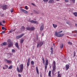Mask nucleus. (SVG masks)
I'll return each instance as SVG.
<instances>
[{"instance_id": "1", "label": "nucleus", "mask_w": 77, "mask_h": 77, "mask_svg": "<svg viewBox=\"0 0 77 77\" xmlns=\"http://www.w3.org/2000/svg\"><path fill=\"white\" fill-rule=\"evenodd\" d=\"M23 67H24V65L23 64L20 65V70L18 67H17V71L18 72H22L23 71Z\"/></svg>"}, {"instance_id": "2", "label": "nucleus", "mask_w": 77, "mask_h": 77, "mask_svg": "<svg viewBox=\"0 0 77 77\" xmlns=\"http://www.w3.org/2000/svg\"><path fill=\"white\" fill-rule=\"evenodd\" d=\"M53 64V69L52 70V74H53V75H54V72L56 71V62L55 61H54Z\"/></svg>"}, {"instance_id": "3", "label": "nucleus", "mask_w": 77, "mask_h": 77, "mask_svg": "<svg viewBox=\"0 0 77 77\" xmlns=\"http://www.w3.org/2000/svg\"><path fill=\"white\" fill-rule=\"evenodd\" d=\"M8 47H12L13 46V44H12V42L11 40L10 39H8Z\"/></svg>"}, {"instance_id": "4", "label": "nucleus", "mask_w": 77, "mask_h": 77, "mask_svg": "<svg viewBox=\"0 0 77 77\" xmlns=\"http://www.w3.org/2000/svg\"><path fill=\"white\" fill-rule=\"evenodd\" d=\"M55 35L56 36H57V37H62L63 36L64 34H57V32H55Z\"/></svg>"}, {"instance_id": "5", "label": "nucleus", "mask_w": 77, "mask_h": 77, "mask_svg": "<svg viewBox=\"0 0 77 77\" xmlns=\"http://www.w3.org/2000/svg\"><path fill=\"white\" fill-rule=\"evenodd\" d=\"M43 43H44L42 42H40L39 43H37V48L41 47L43 45Z\"/></svg>"}, {"instance_id": "6", "label": "nucleus", "mask_w": 77, "mask_h": 77, "mask_svg": "<svg viewBox=\"0 0 77 77\" xmlns=\"http://www.w3.org/2000/svg\"><path fill=\"white\" fill-rule=\"evenodd\" d=\"M30 58L29 57L28 58V61L27 63V68H29V66L30 65Z\"/></svg>"}, {"instance_id": "7", "label": "nucleus", "mask_w": 77, "mask_h": 77, "mask_svg": "<svg viewBox=\"0 0 77 77\" xmlns=\"http://www.w3.org/2000/svg\"><path fill=\"white\" fill-rule=\"evenodd\" d=\"M29 22L31 23H34L36 24H38V22L36 21H35L33 20H29Z\"/></svg>"}, {"instance_id": "8", "label": "nucleus", "mask_w": 77, "mask_h": 77, "mask_svg": "<svg viewBox=\"0 0 77 77\" xmlns=\"http://www.w3.org/2000/svg\"><path fill=\"white\" fill-rule=\"evenodd\" d=\"M24 35V34H22L20 35L17 36L16 37V39H19V38H21L23 37Z\"/></svg>"}, {"instance_id": "9", "label": "nucleus", "mask_w": 77, "mask_h": 77, "mask_svg": "<svg viewBox=\"0 0 77 77\" xmlns=\"http://www.w3.org/2000/svg\"><path fill=\"white\" fill-rule=\"evenodd\" d=\"M41 26L40 29V30L41 31H42L44 30V24L43 23H41Z\"/></svg>"}, {"instance_id": "10", "label": "nucleus", "mask_w": 77, "mask_h": 77, "mask_svg": "<svg viewBox=\"0 0 77 77\" xmlns=\"http://www.w3.org/2000/svg\"><path fill=\"white\" fill-rule=\"evenodd\" d=\"M20 11H22V12H24V13H25V14H28V11L26 10H25L21 9Z\"/></svg>"}, {"instance_id": "11", "label": "nucleus", "mask_w": 77, "mask_h": 77, "mask_svg": "<svg viewBox=\"0 0 77 77\" xmlns=\"http://www.w3.org/2000/svg\"><path fill=\"white\" fill-rule=\"evenodd\" d=\"M48 3H55L54 2V0H49V2H48Z\"/></svg>"}, {"instance_id": "12", "label": "nucleus", "mask_w": 77, "mask_h": 77, "mask_svg": "<svg viewBox=\"0 0 77 77\" xmlns=\"http://www.w3.org/2000/svg\"><path fill=\"white\" fill-rule=\"evenodd\" d=\"M66 71H67L69 68V65H66Z\"/></svg>"}, {"instance_id": "13", "label": "nucleus", "mask_w": 77, "mask_h": 77, "mask_svg": "<svg viewBox=\"0 0 77 77\" xmlns=\"http://www.w3.org/2000/svg\"><path fill=\"white\" fill-rule=\"evenodd\" d=\"M7 9V5H5L3 6V10H6Z\"/></svg>"}, {"instance_id": "14", "label": "nucleus", "mask_w": 77, "mask_h": 77, "mask_svg": "<svg viewBox=\"0 0 77 77\" xmlns=\"http://www.w3.org/2000/svg\"><path fill=\"white\" fill-rule=\"evenodd\" d=\"M48 59H46L45 60V65L48 66Z\"/></svg>"}, {"instance_id": "15", "label": "nucleus", "mask_w": 77, "mask_h": 77, "mask_svg": "<svg viewBox=\"0 0 77 77\" xmlns=\"http://www.w3.org/2000/svg\"><path fill=\"white\" fill-rule=\"evenodd\" d=\"M35 69H36L38 75H39V70H38V66L36 67Z\"/></svg>"}, {"instance_id": "16", "label": "nucleus", "mask_w": 77, "mask_h": 77, "mask_svg": "<svg viewBox=\"0 0 77 77\" xmlns=\"http://www.w3.org/2000/svg\"><path fill=\"white\" fill-rule=\"evenodd\" d=\"M15 45L16 46V47L18 48V49L20 48V47H19V46H18V43H16L15 44Z\"/></svg>"}, {"instance_id": "17", "label": "nucleus", "mask_w": 77, "mask_h": 77, "mask_svg": "<svg viewBox=\"0 0 77 77\" xmlns=\"http://www.w3.org/2000/svg\"><path fill=\"white\" fill-rule=\"evenodd\" d=\"M1 45L2 46H3V45H7V43H6V42H4V43H2Z\"/></svg>"}, {"instance_id": "18", "label": "nucleus", "mask_w": 77, "mask_h": 77, "mask_svg": "<svg viewBox=\"0 0 77 77\" xmlns=\"http://www.w3.org/2000/svg\"><path fill=\"white\" fill-rule=\"evenodd\" d=\"M51 71H49L48 72V75L49 76V77H51Z\"/></svg>"}, {"instance_id": "19", "label": "nucleus", "mask_w": 77, "mask_h": 77, "mask_svg": "<svg viewBox=\"0 0 77 77\" xmlns=\"http://www.w3.org/2000/svg\"><path fill=\"white\" fill-rule=\"evenodd\" d=\"M25 30V27L24 26H22L21 30V31H24Z\"/></svg>"}, {"instance_id": "20", "label": "nucleus", "mask_w": 77, "mask_h": 77, "mask_svg": "<svg viewBox=\"0 0 77 77\" xmlns=\"http://www.w3.org/2000/svg\"><path fill=\"white\" fill-rule=\"evenodd\" d=\"M26 29L27 30H29V31H31V28L29 27H26Z\"/></svg>"}, {"instance_id": "21", "label": "nucleus", "mask_w": 77, "mask_h": 77, "mask_svg": "<svg viewBox=\"0 0 77 77\" xmlns=\"http://www.w3.org/2000/svg\"><path fill=\"white\" fill-rule=\"evenodd\" d=\"M53 27H54V28H56L57 27V25L55 24H53Z\"/></svg>"}, {"instance_id": "22", "label": "nucleus", "mask_w": 77, "mask_h": 77, "mask_svg": "<svg viewBox=\"0 0 77 77\" xmlns=\"http://www.w3.org/2000/svg\"><path fill=\"white\" fill-rule=\"evenodd\" d=\"M14 31H15V29H14V30L11 29L10 30V33H12L13 32H14Z\"/></svg>"}, {"instance_id": "23", "label": "nucleus", "mask_w": 77, "mask_h": 77, "mask_svg": "<svg viewBox=\"0 0 77 77\" xmlns=\"http://www.w3.org/2000/svg\"><path fill=\"white\" fill-rule=\"evenodd\" d=\"M60 47L61 48H62L63 47V44L62 43L60 45Z\"/></svg>"}, {"instance_id": "24", "label": "nucleus", "mask_w": 77, "mask_h": 77, "mask_svg": "<svg viewBox=\"0 0 77 77\" xmlns=\"http://www.w3.org/2000/svg\"><path fill=\"white\" fill-rule=\"evenodd\" d=\"M35 30V27H34L32 26L31 28V31H32V30Z\"/></svg>"}, {"instance_id": "25", "label": "nucleus", "mask_w": 77, "mask_h": 77, "mask_svg": "<svg viewBox=\"0 0 77 77\" xmlns=\"http://www.w3.org/2000/svg\"><path fill=\"white\" fill-rule=\"evenodd\" d=\"M24 39H21V41L20 42V44H23V42H24Z\"/></svg>"}, {"instance_id": "26", "label": "nucleus", "mask_w": 77, "mask_h": 77, "mask_svg": "<svg viewBox=\"0 0 77 77\" xmlns=\"http://www.w3.org/2000/svg\"><path fill=\"white\" fill-rule=\"evenodd\" d=\"M12 68H13V67H12V65H11L10 67H9L8 68V69H12Z\"/></svg>"}, {"instance_id": "27", "label": "nucleus", "mask_w": 77, "mask_h": 77, "mask_svg": "<svg viewBox=\"0 0 77 77\" xmlns=\"http://www.w3.org/2000/svg\"><path fill=\"white\" fill-rule=\"evenodd\" d=\"M73 15L75 16V17H77V13L76 12L74 13Z\"/></svg>"}, {"instance_id": "28", "label": "nucleus", "mask_w": 77, "mask_h": 77, "mask_svg": "<svg viewBox=\"0 0 77 77\" xmlns=\"http://www.w3.org/2000/svg\"><path fill=\"white\" fill-rule=\"evenodd\" d=\"M7 62L9 63H11L12 61L11 60H7Z\"/></svg>"}, {"instance_id": "29", "label": "nucleus", "mask_w": 77, "mask_h": 77, "mask_svg": "<svg viewBox=\"0 0 77 77\" xmlns=\"http://www.w3.org/2000/svg\"><path fill=\"white\" fill-rule=\"evenodd\" d=\"M31 64H32V65H34V61H32L31 62Z\"/></svg>"}, {"instance_id": "30", "label": "nucleus", "mask_w": 77, "mask_h": 77, "mask_svg": "<svg viewBox=\"0 0 77 77\" xmlns=\"http://www.w3.org/2000/svg\"><path fill=\"white\" fill-rule=\"evenodd\" d=\"M42 60H43V63L44 64H45V60H44V57H42Z\"/></svg>"}, {"instance_id": "31", "label": "nucleus", "mask_w": 77, "mask_h": 77, "mask_svg": "<svg viewBox=\"0 0 77 77\" xmlns=\"http://www.w3.org/2000/svg\"><path fill=\"white\" fill-rule=\"evenodd\" d=\"M58 77H62V75L60 74H58Z\"/></svg>"}, {"instance_id": "32", "label": "nucleus", "mask_w": 77, "mask_h": 77, "mask_svg": "<svg viewBox=\"0 0 77 77\" xmlns=\"http://www.w3.org/2000/svg\"><path fill=\"white\" fill-rule=\"evenodd\" d=\"M2 30H6V29L4 27H2Z\"/></svg>"}, {"instance_id": "33", "label": "nucleus", "mask_w": 77, "mask_h": 77, "mask_svg": "<svg viewBox=\"0 0 77 77\" xmlns=\"http://www.w3.org/2000/svg\"><path fill=\"white\" fill-rule=\"evenodd\" d=\"M43 1L44 2H48V0H43Z\"/></svg>"}, {"instance_id": "34", "label": "nucleus", "mask_w": 77, "mask_h": 77, "mask_svg": "<svg viewBox=\"0 0 77 77\" xmlns=\"http://www.w3.org/2000/svg\"><path fill=\"white\" fill-rule=\"evenodd\" d=\"M12 51L13 53H15V50H14V49H12Z\"/></svg>"}, {"instance_id": "35", "label": "nucleus", "mask_w": 77, "mask_h": 77, "mask_svg": "<svg viewBox=\"0 0 77 77\" xmlns=\"http://www.w3.org/2000/svg\"><path fill=\"white\" fill-rule=\"evenodd\" d=\"M62 32H63V31H60L57 33L58 34H60V33H62Z\"/></svg>"}, {"instance_id": "36", "label": "nucleus", "mask_w": 77, "mask_h": 77, "mask_svg": "<svg viewBox=\"0 0 77 77\" xmlns=\"http://www.w3.org/2000/svg\"><path fill=\"white\" fill-rule=\"evenodd\" d=\"M47 66H48L45 65V70H47Z\"/></svg>"}, {"instance_id": "37", "label": "nucleus", "mask_w": 77, "mask_h": 77, "mask_svg": "<svg viewBox=\"0 0 77 77\" xmlns=\"http://www.w3.org/2000/svg\"><path fill=\"white\" fill-rule=\"evenodd\" d=\"M11 13H12V12H14V9H13L12 8L11 10Z\"/></svg>"}, {"instance_id": "38", "label": "nucleus", "mask_w": 77, "mask_h": 77, "mask_svg": "<svg viewBox=\"0 0 77 77\" xmlns=\"http://www.w3.org/2000/svg\"><path fill=\"white\" fill-rule=\"evenodd\" d=\"M68 44H70V45H72V43L70 42H68Z\"/></svg>"}, {"instance_id": "39", "label": "nucleus", "mask_w": 77, "mask_h": 77, "mask_svg": "<svg viewBox=\"0 0 77 77\" xmlns=\"http://www.w3.org/2000/svg\"><path fill=\"white\" fill-rule=\"evenodd\" d=\"M64 1L65 2H66V3H68V2H69V0H64Z\"/></svg>"}, {"instance_id": "40", "label": "nucleus", "mask_w": 77, "mask_h": 77, "mask_svg": "<svg viewBox=\"0 0 77 77\" xmlns=\"http://www.w3.org/2000/svg\"><path fill=\"white\" fill-rule=\"evenodd\" d=\"M25 9H26V10H28V8H27V6H26L25 7Z\"/></svg>"}, {"instance_id": "41", "label": "nucleus", "mask_w": 77, "mask_h": 77, "mask_svg": "<svg viewBox=\"0 0 77 77\" xmlns=\"http://www.w3.org/2000/svg\"><path fill=\"white\" fill-rule=\"evenodd\" d=\"M72 33H77V30H75L74 32H72Z\"/></svg>"}, {"instance_id": "42", "label": "nucleus", "mask_w": 77, "mask_h": 77, "mask_svg": "<svg viewBox=\"0 0 77 77\" xmlns=\"http://www.w3.org/2000/svg\"><path fill=\"white\" fill-rule=\"evenodd\" d=\"M18 76L19 77H21V75L20 74H19Z\"/></svg>"}, {"instance_id": "43", "label": "nucleus", "mask_w": 77, "mask_h": 77, "mask_svg": "<svg viewBox=\"0 0 77 77\" xmlns=\"http://www.w3.org/2000/svg\"><path fill=\"white\" fill-rule=\"evenodd\" d=\"M5 33V31H3L2 32L1 34H3V33Z\"/></svg>"}, {"instance_id": "44", "label": "nucleus", "mask_w": 77, "mask_h": 77, "mask_svg": "<svg viewBox=\"0 0 77 77\" xmlns=\"http://www.w3.org/2000/svg\"><path fill=\"white\" fill-rule=\"evenodd\" d=\"M31 4L33 6H36L34 4H33V3H32Z\"/></svg>"}, {"instance_id": "45", "label": "nucleus", "mask_w": 77, "mask_h": 77, "mask_svg": "<svg viewBox=\"0 0 77 77\" xmlns=\"http://www.w3.org/2000/svg\"><path fill=\"white\" fill-rule=\"evenodd\" d=\"M71 0L72 1V2H73V3H75V0Z\"/></svg>"}, {"instance_id": "46", "label": "nucleus", "mask_w": 77, "mask_h": 77, "mask_svg": "<svg viewBox=\"0 0 77 77\" xmlns=\"http://www.w3.org/2000/svg\"><path fill=\"white\" fill-rule=\"evenodd\" d=\"M51 51H53V48H51Z\"/></svg>"}, {"instance_id": "47", "label": "nucleus", "mask_w": 77, "mask_h": 77, "mask_svg": "<svg viewBox=\"0 0 77 77\" xmlns=\"http://www.w3.org/2000/svg\"><path fill=\"white\" fill-rule=\"evenodd\" d=\"M53 51H51V54H53Z\"/></svg>"}, {"instance_id": "48", "label": "nucleus", "mask_w": 77, "mask_h": 77, "mask_svg": "<svg viewBox=\"0 0 77 77\" xmlns=\"http://www.w3.org/2000/svg\"><path fill=\"white\" fill-rule=\"evenodd\" d=\"M2 22H3V23H6L5 21H4V20L2 21Z\"/></svg>"}, {"instance_id": "49", "label": "nucleus", "mask_w": 77, "mask_h": 77, "mask_svg": "<svg viewBox=\"0 0 77 77\" xmlns=\"http://www.w3.org/2000/svg\"><path fill=\"white\" fill-rule=\"evenodd\" d=\"M35 13H36V14H39V12L37 11H35Z\"/></svg>"}, {"instance_id": "50", "label": "nucleus", "mask_w": 77, "mask_h": 77, "mask_svg": "<svg viewBox=\"0 0 77 77\" xmlns=\"http://www.w3.org/2000/svg\"><path fill=\"white\" fill-rule=\"evenodd\" d=\"M1 25H2V22L0 21V25L1 26Z\"/></svg>"}, {"instance_id": "51", "label": "nucleus", "mask_w": 77, "mask_h": 77, "mask_svg": "<svg viewBox=\"0 0 77 77\" xmlns=\"http://www.w3.org/2000/svg\"><path fill=\"white\" fill-rule=\"evenodd\" d=\"M57 73H58V74H59V73H60V72L58 71Z\"/></svg>"}, {"instance_id": "52", "label": "nucleus", "mask_w": 77, "mask_h": 77, "mask_svg": "<svg viewBox=\"0 0 77 77\" xmlns=\"http://www.w3.org/2000/svg\"><path fill=\"white\" fill-rule=\"evenodd\" d=\"M8 60L6 59H5V61H6L7 62V60Z\"/></svg>"}, {"instance_id": "53", "label": "nucleus", "mask_w": 77, "mask_h": 77, "mask_svg": "<svg viewBox=\"0 0 77 77\" xmlns=\"http://www.w3.org/2000/svg\"><path fill=\"white\" fill-rule=\"evenodd\" d=\"M66 23H67V24H69V22H66Z\"/></svg>"}, {"instance_id": "54", "label": "nucleus", "mask_w": 77, "mask_h": 77, "mask_svg": "<svg viewBox=\"0 0 77 77\" xmlns=\"http://www.w3.org/2000/svg\"><path fill=\"white\" fill-rule=\"evenodd\" d=\"M36 38H37V39L38 40V36L37 37H36Z\"/></svg>"}, {"instance_id": "55", "label": "nucleus", "mask_w": 77, "mask_h": 77, "mask_svg": "<svg viewBox=\"0 0 77 77\" xmlns=\"http://www.w3.org/2000/svg\"><path fill=\"white\" fill-rule=\"evenodd\" d=\"M75 56V54H74V56Z\"/></svg>"}, {"instance_id": "56", "label": "nucleus", "mask_w": 77, "mask_h": 77, "mask_svg": "<svg viewBox=\"0 0 77 77\" xmlns=\"http://www.w3.org/2000/svg\"><path fill=\"white\" fill-rule=\"evenodd\" d=\"M75 25L76 26H77V24L76 23V24H75Z\"/></svg>"}, {"instance_id": "57", "label": "nucleus", "mask_w": 77, "mask_h": 77, "mask_svg": "<svg viewBox=\"0 0 77 77\" xmlns=\"http://www.w3.org/2000/svg\"><path fill=\"white\" fill-rule=\"evenodd\" d=\"M6 67H8V65H6Z\"/></svg>"}, {"instance_id": "58", "label": "nucleus", "mask_w": 77, "mask_h": 77, "mask_svg": "<svg viewBox=\"0 0 77 77\" xmlns=\"http://www.w3.org/2000/svg\"><path fill=\"white\" fill-rule=\"evenodd\" d=\"M56 1H60V0H56Z\"/></svg>"}, {"instance_id": "59", "label": "nucleus", "mask_w": 77, "mask_h": 77, "mask_svg": "<svg viewBox=\"0 0 77 77\" xmlns=\"http://www.w3.org/2000/svg\"><path fill=\"white\" fill-rule=\"evenodd\" d=\"M53 45L54 46V43H53Z\"/></svg>"}, {"instance_id": "60", "label": "nucleus", "mask_w": 77, "mask_h": 77, "mask_svg": "<svg viewBox=\"0 0 77 77\" xmlns=\"http://www.w3.org/2000/svg\"><path fill=\"white\" fill-rule=\"evenodd\" d=\"M42 36H44V33H42Z\"/></svg>"}, {"instance_id": "61", "label": "nucleus", "mask_w": 77, "mask_h": 77, "mask_svg": "<svg viewBox=\"0 0 77 77\" xmlns=\"http://www.w3.org/2000/svg\"><path fill=\"white\" fill-rule=\"evenodd\" d=\"M33 49H34V46L33 47Z\"/></svg>"}, {"instance_id": "62", "label": "nucleus", "mask_w": 77, "mask_h": 77, "mask_svg": "<svg viewBox=\"0 0 77 77\" xmlns=\"http://www.w3.org/2000/svg\"><path fill=\"white\" fill-rule=\"evenodd\" d=\"M2 25V26H4V25Z\"/></svg>"}, {"instance_id": "63", "label": "nucleus", "mask_w": 77, "mask_h": 77, "mask_svg": "<svg viewBox=\"0 0 77 77\" xmlns=\"http://www.w3.org/2000/svg\"><path fill=\"white\" fill-rule=\"evenodd\" d=\"M3 69H4V67L3 68Z\"/></svg>"}, {"instance_id": "64", "label": "nucleus", "mask_w": 77, "mask_h": 77, "mask_svg": "<svg viewBox=\"0 0 77 77\" xmlns=\"http://www.w3.org/2000/svg\"><path fill=\"white\" fill-rule=\"evenodd\" d=\"M41 77V76L40 75Z\"/></svg>"}]
</instances>
